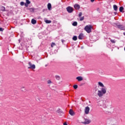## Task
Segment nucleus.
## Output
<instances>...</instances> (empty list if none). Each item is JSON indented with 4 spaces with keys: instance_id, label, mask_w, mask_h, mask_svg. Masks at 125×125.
<instances>
[{
    "instance_id": "nucleus-1",
    "label": "nucleus",
    "mask_w": 125,
    "mask_h": 125,
    "mask_svg": "<svg viewBox=\"0 0 125 125\" xmlns=\"http://www.w3.org/2000/svg\"><path fill=\"white\" fill-rule=\"evenodd\" d=\"M98 86L102 88H101V90L98 91V96L99 97H102L104 94H106L107 88L104 86L103 83L101 82H98Z\"/></svg>"
},
{
    "instance_id": "nucleus-2",
    "label": "nucleus",
    "mask_w": 125,
    "mask_h": 125,
    "mask_svg": "<svg viewBox=\"0 0 125 125\" xmlns=\"http://www.w3.org/2000/svg\"><path fill=\"white\" fill-rule=\"evenodd\" d=\"M91 29H92V26L90 25H86L84 28V30L88 34H89V33H91Z\"/></svg>"
},
{
    "instance_id": "nucleus-3",
    "label": "nucleus",
    "mask_w": 125,
    "mask_h": 125,
    "mask_svg": "<svg viewBox=\"0 0 125 125\" xmlns=\"http://www.w3.org/2000/svg\"><path fill=\"white\" fill-rule=\"evenodd\" d=\"M28 64L30 66L28 67V69H32V70L36 69V65L35 64H32L31 62H29Z\"/></svg>"
},
{
    "instance_id": "nucleus-4",
    "label": "nucleus",
    "mask_w": 125,
    "mask_h": 125,
    "mask_svg": "<svg viewBox=\"0 0 125 125\" xmlns=\"http://www.w3.org/2000/svg\"><path fill=\"white\" fill-rule=\"evenodd\" d=\"M66 9L68 13H72L73 11H74L73 7L71 6H68L67 7H66Z\"/></svg>"
},
{
    "instance_id": "nucleus-5",
    "label": "nucleus",
    "mask_w": 125,
    "mask_h": 125,
    "mask_svg": "<svg viewBox=\"0 0 125 125\" xmlns=\"http://www.w3.org/2000/svg\"><path fill=\"white\" fill-rule=\"evenodd\" d=\"M116 27L118 29H120V30H123L124 31L125 30V27L122 24H116Z\"/></svg>"
},
{
    "instance_id": "nucleus-6",
    "label": "nucleus",
    "mask_w": 125,
    "mask_h": 125,
    "mask_svg": "<svg viewBox=\"0 0 125 125\" xmlns=\"http://www.w3.org/2000/svg\"><path fill=\"white\" fill-rule=\"evenodd\" d=\"M89 110H90V108H89V107L88 106H86L85 108V114H86V115H87V114H88L89 113Z\"/></svg>"
},
{
    "instance_id": "nucleus-7",
    "label": "nucleus",
    "mask_w": 125,
    "mask_h": 125,
    "mask_svg": "<svg viewBox=\"0 0 125 125\" xmlns=\"http://www.w3.org/2000/svg\"><path fill=\"white\" fill-rule=\"evenodd\" d=\"M74 8H75V9H76L77 10H79V9H80V8H81V6H80V5H79L78 4H75L74 5Z\"/></svg>"
},
{
    "instance_id": "nucleus-8",
    "label": "nucleus",
    "mask_w": 125,
    "mask_h": 125,
    "mask_svg": "<svg viewBox=\"0 0 125 125\" xmlns=\"http://www.w3.org/2000/svg\"><path fill=\"white\" fill-rule=\"evenodd\" d=\"M83 124L84 125H88L89 124H90V121L88 119H85L84 122H83Z\"/></svg>"
},
{
    "instance_id": "nucleus-9",
    "label": "nucleus",
    "mask_w": 125,
    "mask_h": 125,
    "mask_svg": "<svg viewBox=\"0 0 125 125\" xmlns=\"http://www.w3.org/2000/svg\"><path fill=\"white\" fill-rule=\"evenodd\" d=\"M69 114H70L71 116H75V112L73 111V109L69 110Z\"/></svg>"
},
{
    "instance_id": "nucleus-10",
    "label": "nucleus",
    "mask_w": 125,
    "mask_h": 125,
    "mask_svg": "<svg viewBox=\"0 0 125 125\" xmlns=\"http://www.w3.org/2000/svg\"><path fill=\"white\" fill-rule=\"evenodd\" d=\"M76 80L78 81V82H82L83 80L82 76H78L76 78Z\"/></svg>"
},
{
    "instance_id": "nucleus-11",
    "label": "nucleus",
    "mask_w": 125,
    "mask_h": 125,
    "mask_svg": "<svg viewBox=\"0 0 125 125\" xmlns=\"http://www.w3.org/2000/svg\"><path fill=\"white\" fill-rule=\"evenodd\" d=\"M92 41H93L94 42H96V41H97V40H98V37H97V36H92Z\"/></svg>"
},
{
    "instance_id": "nucleus-12",
    "label": "nucleus",
    "mask_w": 125,
    "mask_h": 125,
    "mask_svg": "<svg viewBox=\"0 0 125 125\" xmlns=\"http://www.w3.org/2000/svg\"><path fill=\"white\" fill-rule=\"evenodd\" d=\"M83 33H81L79 37H78V39L79 40H83Z\"/></svg>"
},
{
    "instance_id": "nucleus-13",
    "label": "nucleus",
    "mask_w": 125,
    "mask_h": 125,
    "mask_svg": "<svg viewBox=\"0 0 125 125\" xmlns=\"http://www.w3.org/2000/svg\"><path fill=\"white\" fill-rule=\"evenodd\" d=\"M0 9L1 11H5V7L3 6H0Z\"/></svg>"
},
{
    "instance_id": "nucleus-14",
    "label": "nucleus",
    "mask_w": 125,
    "mask_h": 125,
    "mask_svg": "<svg viewBox=\"0 0 125 125\" xmlns=\"http://www.w3.org/2000/svg\"><path fill=\"white\" fill-rule=\"evenodd\" d=\"M31 23L32 24H33V25H35V24L37 23V21H36V20L33 19L31 20Z\"/></svg>"
},
{
    "instance_id": "nucleus-15",
    "label": "nucleus",
    "mask_w": 125,
    "mask_h": 125,
    "mask_svg": "<svg viewBox=\"0 0 125 125\" xmlns=\"http://www.w3.org/2000/svg\"><path fill=\"white\" fill-rule=\"evenodd\" d=\"M47 7L48 10H50V9H51V4L50 3H48Z\"/></svg>"
},
{
    "instance_id": "nucleus-16",
    "label": "nucleus",
    "mask_w": 125,
    "mask_h": 125,
    "mask_svg": "<svg viewBox=\"0 0 125 125\" xmlns=\"http://www.w3.org/2000/svg\"><path fill=\"white\" fill-rule=\"evenodd\" d=\"M113 8L115 11H117V10H118V6H117L116 5H114Z\"/></svg>"
},
{
    "instance_id": "nucleus-17",
    "label": "nucleus",
    "mask_w": 125,
    "mask_h": 125,
    "mask_svg": "<svg viewBox=\"0 0 125 125\" xmlns=\"http://www.w3.org/2000/svg\"><path fill=\"white\" fill-rule=\"evenodd\" d=\"M55 78L57 81H60V76L58 75H56L55 76Z\"/></svg>"
},
{
    "instance_id": "nucleus-18",
    "label": "nucleus",
    "mask_w": 125,
    "mask_h": 125,
    "mask_svg": "<svg viewBox=\"0 0 125 125\" xmlns=\"http://www.w3.org/2000/svg\"><path fill=\"white\" fill-rule=\"evenodd\" d=\"M45 22L46 24H50V23H51V21L46 20L45 21Z\"/></svg>"
},
{
    "instance_id": "nucleus-19",
    "label": "nucleus",
    "mask_w": 125,
    "mask_h": 125,
    "mask_svg": "<svg viewBox=\"0 0 125 125\" xmlns=\"http://www.w3.org/2000/svg\"><path fill=\"white\" fill-rule=\"evenodd\" d=\"M123 10H124V7L123 6L120 7L119 8V11L120 12H123Z\"/></svg>"
},
{
    "instance_id": "nucleus-20",
    "label": "nucleus",
    "mask_w": 125,
    "mask_h": 125,
    "mask_svg": "<svg viewBox=\"0 0 125 125\" xmlns=\"http://www.w3.org/2000/svg\"><path fill=\"white\" fill-rule=\"evenodd\" d=\"M72 40L73 41H77V40H78V37H77L76 36H73V37L72 38Z\"/></svg>"
},
{
    "instance_id": "nucleus-21",
    "label": "nucleus",
    "mask_w": 125,
    "mask_h": 125,
    "mask_svg": "<svg viewBox=\"0 0 125 125\" xmlns=\"http://www.w3.org/2000/svg\"><path fill=\"white\" fill-rule=\"evenodd\" d=\"M73 26H77L78 25V22L77 21H74L73 23H72Z\"/></svg>"
},
{
    "instance_id": "nucleus-22",
    "label": "nucleus",
    "mask_w": 125,
    "mask_h": 125,
    "mask_svg": "<svg viewBox=\"0 0 125 125\" xmlns=\"http://www.w3.org/2000/svg\"><path fill=\"white\" fill-rule=\"evenodd\" d=\"M102 102H100L99 103H98V106H99V107L102 106Z\"/></svg>"
},
{
    "instance_id": "nucleus-23",
    "label": "nucleus",
    "mask_w": 125,
    "mask_h": 125,
    "mask_svg": "<svg viewBox=\"0 0 125 125\" xmlns=\"http://www.w3.org/2000/svg\"><path fill=\"white\" fill-rule=\"evenodd\" d=\"M21 91L25 92V91H26V88H25V87H22L21 88Z\"/></svg>"
},
{
    "instance_id": "nucleus-24",
    "label": "nucleus",
    "mask_w": 125,
    "mask_h": 125,
    "mask_svg": "<svg viewBox=\"0 0 125 125\" xmlns=\"http://www.w3.org/2000/svg\"><path fill=\"white\" fill-rule=\"evenodd\" d=\"M84 20V17H80V21H83Z\"/></svg>"
},
{
    "instance_id": "nucleus-25",
    "label": "nucleus",
    "mask_w": 125,
    "mask_h": 125,
    "mask_svg": "<svg viewBox=\"0 0 125 125\" xmlns=\"http://www.w3.org/2000/svg\"><path fill=\"white\" fill-rule=\"evenodd\" d=\"M110 42H112V43H116V40H115L111 39Z\"/></svg>"
},
{
    "instance_id": "nucleus-26",
    "label": "nucleus",
    "mask_w": 125,
    "mask_h": 125,
    "mask_svg": "<svg viewBox=\"0 0 125 125\" xmlns=\"http://www.w3.org/2000/svg\"><path fill=\"white\" fill-rule=\"evenodd\" d=\"M26 3H27V4H30L31 3V1L29 0H25Z\"/></svg>"
},
{
    "instance_id": "nucleus-27",
    "label": "nucleus",
    "mask_w": 125,
    "mask_h": 125,
    "mask_svg": "<svg viewBox=\"0 0 125 125\" xmlns=\"http://www.w3.org/2000/svg\"><path fill=\"white\" fill-rule=\"evenodd\" d=\"M25 4V3H24L23 1H21L20 2V5H21V6H23V5H24Z\"/></svg>"
},
{
    "instance_id": "nucleus-28",
    "label": "nucleus",
    "mask_w": 125,
    "mask_h": 125,
    "mask_svg": "<svg viewBox=\"0 0 125 125\" xmlns=\"http://www.w3.org/2000/svg\"><path fill=\"white\" fill-rule=\"evenodd\" d=\"M73 88H74V89H77V88H78V85H77V84L74 85Z\"/></svg>"
},
{
    "instance_id": "nucleus-29",
    "label": "nucleus",
    "mask_w": 125,
    "mask_h": 125,
    "mask_svg": "<svg viewBox=\"0 0 125 125\" xmlns=\"http://www.w3.org/2000/svg\"><path fill=\"white\" fill-rule=\"evenodd\" d=\"M47 83L48 84H50L51 83H52V82H51V80H48Z\"/></svg>"
},
{
    "instance_id": "nucleus-30",
    "label": "nucleus",
    "mask_w": 125,
    "mask_h": 125,
    "mask_svg": "<svg viewBox=\"0 0 125 125\" xmlns=\"http://www.w3.org/2000/svg\"><path fill=\"white\" fill-rule=\"evenodd\" d=\"M82 15H83V13L80 12L79 13L78 16H79V17H82Z\"/></svg>"
},
{
    "instance_id": "nucleus-31",
    "label": "nucleus",
    "mask_w": 125,
    "mask_h": 125,
    "mask_svg": "<svg viewBox=\"0 0 125 125\" xmlns=\"http://www.w3.org/2000/svg\"><path fill=\"white\" fill-rule=\"evenodd\" d=\"M54 45H55V43L52 42V43L51 44V47H53V46H54Z\"/></svg>"
},
{
    "instance_id": "nucleus-32",
    "label": "nucleus",
    "mask_w": 125,
    "mask_h": 125,
    "mask_svg": "<svg viewBox=\"0 0 125 125\" xmlns=\"http://www.w3.org/2000/svg\"><path fill=\"white\" fill-rule=\"evenodd\" d=\"M24 6H25V7H28V6H29V4H28L27 3H25Z\"/></svg>"
},
{
    "instance_id": "nucleus-33",
    "label": "nucleus",
    "mask_w": 125,
    "mask_h": 125,
    "mask_svg": "<svg viewBox=\"0 0 125 125\" xmlns=\"http://www.w3.org/2000/svg\"><path fill=\"white\" fill-rule=\"evenodd\" d=\"M2 31H3V29H2L1 27H0V32H2Z\"/></svg>"
},
{
    "instance_id": "nucleus-34",
    "label": "nucleus",
    "mask_w": 125,
    "mask_h": 125,
    "mask_svg": "<svg viewBox=\"0 0 125 125\" xmlns=\"http://www.w3.org/2000/svg\"><path fill=\"white\" fill-rule=\"evenodd\" d=\"M93 1H94V0H91V2H93Z\"/></svg>"
},
{
    "instance_id": "nucleus-35",
    "label": "nucleus",
    "mask_w": 125,
    "mask_h": 125,
    "mask_svg": "<svg viewBox=\"0 0 125 125\" xmlns=\"http://www.w3.org/2000/svg\"><path fill=\"white\" fill-rule=\"evenodd\" d=\"M124 36H125V33H124Z\"/></svg>"
}]
</instances>
